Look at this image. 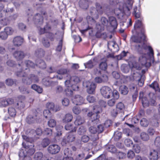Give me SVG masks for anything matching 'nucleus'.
<instances>
[{"label":"nucleus","instance_id":"nucleus-31","mask_svg":"<svg viewBox=\"0 0 160 160\" xmlns=\"http://www.w3.org/2000/svg\"><path fill=\"white\" fill-rule=\"evenodd\" d=\"M154 145L157 149H160V137L158 136L156 137L154 140Z\"/></svg>","mask_w":160,"mask_h":160},{"label":"nucleus","instance_id":"nucleus-23","mask_svg":"<svg viewBox=\"0 0 160 160\" xmlns=\"http://www.w3.org/2000/svg\"><path fill=\"white\" fill-rule=\"evenodd\" d=\"M149 86L154 90L156 92L160 93V88L159 87V84L157 81H154L151 84L149 85Z\"/></svg>","mask_w":160,"mask_h":160},{"label":"nucleus","instance_id":"nucleus-20","mask_svg":"<svg viewBox=\"0 0 160 160\" xmlns=\"http://www.w3.org/2000/svg\"><path fill=\"white\" fill-rule=\"evenodd\" d=\"M46 157L43 155L42 152H39L35 154L34 156V159L35 160H45Z\"/></svg>","mask_w":160,"mask_h":160},{"label":"nucleus","instance_id":"nucleus-33","mask_svg":"<svg viewBox=\"0 0 160 160\" xmlns=\"http://www.w3.org/2000/svg\"><path fill=\"white\" fill-rule=\"evenodd\" d=\"M25 63L26 66L28 68H34L36 66V64H35L33 62L29 60L26 61Z\"/></svg>","mask_w":160,"mask_h":160},{"label":"nucleus","instance_id":"nucleus-62","mask_svg":"<svg viewBox=\"0 0 160 160\" xmlns=\"http://www.w3.org/2000/svg\"><path fill=\"white\" fill-rule=\"evenodd\" d=\"M116 102L115 99L112 98L108 100V104L110 107L114 106Z\"/></svg>","mask_w":160,"mask_h":160},{"label":"nucleus","instance_id":"nucleus-19","mask_svg":"<svg viewBox=\"0 0 160 160\" xmlns=\"http://www.w3.org/2000/svg\"><path fill=\"white\" fill-rule=\"evenodd\" d=\"M85 122L84 118L81 116L78 115L77 116L75 120L74 121V124L76 126H79Z\"/></svg>","mask_w":160,"mask_h":160},{"label":"nucleus","instance_id":"nucleus-24","mask_svg":"<svg viewBox=\"0 0 160 160\" xmlns=\"http://www.w3.org/2000/svg\"><path fill=\"white\" fill-rule=\"evenodd\" d=\"M96 86L95 83L92 82L87 89V92L90 94H92L95 92Z\"/></svg>","mask_w":160,"mask_h":160},{"label":"nucleus","instance_id":"nucleus-9","mask_svg":"<svg viewBox=\"0 0 160 160\" xmlns=\"http://www.w3.org/2000/svg\"><path fill=\"white\" fill-rule=\"evenodd\" d=\"M38 112L35 110L28 115L26 119V121L29 124L32 123L37 119Z\"/></svg>","mask_w":160,"mask_h":160},{"label":"nucleus","instance_id":"nucleus-53","mask_svg":"<svg viewBox=\"0 0 160 160\" xmlns=\"http://www.w3.org/2000/svg\"><path fill=\"white\" fill-rule=\"evenodd\" d=\"M124 143L126 146L130 147L132 145V141L130 139H126L124 141Z\"/></svg>","mask_w":160,"mask_h":160},{"label":"nucleus","instance_id":"nucleus-64","mask_svg":"<svg viewBox=\"0 0 160 160\" xmlns=\"http://www.w3.org/2000/svg\"><path fill=\"white\" fill-rule=\"evenodd\" d=\"M6 63L8 66L11 67H14L16 65L15 62L12 60H8Z\"/></svg>","mask_w":160,"mask_h":160},{"label":"nucleus","instance_id":"nucleus-10","mask_svg":"<svg viewBox=\"0 0 160 160\" xmlns=\"http://www.w3.org/2000/svg\"><path fill=\"white\" fill-rule=\"evenodd\" d=\"M75 138V135L73 133H69L67 137H64L63 138L61 143L62 146H65L68 143L74 141Z\"/></svg>","mask_w":160,"mask_h":160},{"label":"nucleus","instance_id":"nucleus-61","mask_svg":"<svg viewBox=\"0 0 160 160\" xmlns=\"http://www.w3.org/2000/svg\"><path fill=\"white\" fill-rule=\"evenodd\" d=\"M127 156L128 158L132 159L135 156V153L132 151L129 150L127 153Z\"/></svg>","mask_w":160,"mask_h":160},{"label":"nucleus","instance_id":"nucleus-35","mask_svg":"<svg viewBox=\"0 0 160 160\" xmlns=\"http://www.w3.org/2000/svg\"><path fill=\"white\" fill-rule=\"evenodd\" d=\"M35 54L37 56H44L45 54V52L43 49L39 48L36 50Z\"/></svg>","mask_w":160,"mask_h":160},{"label":"nucleus","instance_id":"nucleus-7","mask_svg":"<svg viewBox=\"0 0 160 160\" xmlns=\"http://www.w3.org/2000/svg\"><path fill=\"white\" fill-rule=\"evenodd\" d=\"M148 157L150 160H160V149H151Z\"/></svg>","mask_w":160,"mask_h":160},{"label":"nucleus","instance_id":"nucleus-16","mask_svg":"<svg viewBox=\"0 0 160 160\" xmlns=\"http://www.w3.org/2000/svg\"><path fill=\"white\" fill-rule=\"evenodd\" d=\"M34 20L36 23H37L39 25H42L43 22V18L39 13H37L34 16Z\"/></svg>","mask_w":160,"mask_h":160},{"label":"nucleus","instance_id":"nucleus-6","mask_svg":"<svg viewBox=\"0 0 160 160\" xmlns=\"http://www.w3.org/2000/svg\"><path fill=\"white\" fill-rule=\"evenodd\" d=\"M25 97L23 96H19L16 99V102L14 103V106L19 110H22L25 107L24 101Z\"/></svg>","mask_w":160,"mask_h":160},{"label":"nucleus","instance_id":"nucleus-54","mask_svg":"<svg viewBox=\"0 0 160 160\" xmlns=\"http://www.w3.org/2000/svg\"><path fill=\"white\" fill-rule=\"evenodd\" d=\"M90 139L89 136L86 135H83L81 138V141L84 143L88 142Z\"/></svg>","mask_w":160,"mask_h":160},{"label":"nucleus","instance_id":"nucleus-18","mask_svg":"<svg viewBox=\"0 0 160 160\" xmlns=\"http://www.w3.org/2000/svg\"><path fill=\"white\" fill-rule=\"evenodd\" d=\"M97 60V58L95 57L92 60H90L86 63H84V65L85 68H88V69H91L94 66L93 61H96Z\"/></svg>","mask_w":160,"mask_h":160},{"label":"nucleus","instance_id":"nucleus-52","mask_svg":"<svg viewBox=\"0 0 160 160\" xmlns=\"http://www.w3.org/2000/svg\"><path fill=\"white\" fill-rule=\"evenodd\" d=\"M73 112L75 114H79L81 112V110L80 108L75 106L72 108Z\"/></svg>","mask_w":160,"mask_h":160},{"label":"nucleus","instance_id":"nucleus-50","mask_svg":"<svg viewBox=\"0 0 160 160\" xmlns=\"http://www.w3.org/2000/svg\"><path fill=\"white\" fill-rule=\"evenodd\" d=\"M62 105L64 107L68 106L69 104L70 101L68 98H64L62 100Z\"/></svg>","mask_w":160,"mask_h":160},{"label":"nucleus","instance_id":"nucleus-38","mask_svg":"<svg viewBox=\"0 0 160 160\" xmlns=\"http://www.w3.org/2000/svg\"><path fill=\"white\" fill-rule=\"evenodd\" d=\"M50 141L48 138H44L43 139L41 142V145L43 148L46 147L50 143Z\"/></svg>","mask_w":160,"mask_h":160},{"label":"nucleus","instance_id":"nucleus-63","mask_svg":"<svg viewBox=\"0 0 160 160\" xmlns=\"http://www.w3.org/2000/svg\"><path fill=\"white\" fill-rule=\"evenodd\" d=\"M43 114L45 117L47 118L51 115V112L49 110H45L43 112Z\"/></svg>","mask_w":160,"mask_h":160},{"label":"nucleus","instance_id":"nucleus-59","mask_svg":"<svg viewBox=\"0 0 160 160\" xmlns=\"http://www.w3.org/2000/svg\"><path fill=\"white\" fill-rule=\"evenodd\" d=\"M42 82L43 85L46 87L50 86L52 84V82L46 79H43Z\"/></svg>","mask_w":160,"mask_h":160},{"label":"nucleus","instance_id":"nucleus-27","mask_svg":"<svg viewBox=\"0 0 160 160\" xmlns=\"http://www.w3.org/2000/svg\"><path fill=\"white\" fill-rule=\"evenodd\" d=\"M124 108L125 106L122 102H119L116 104V109L120 113L123 111Z\"/></svg>","mask_w":160,"mask_h":160},{"label":"nucleus","instance_id":"nucleus-43","mask_svg":"<svg viewBox=\"0 0 160 160\" xmlns=\"http://www.w3.org/2000/svg\"><path fill=\"white\" fill-rule=\"evenodd\" d=\"M141 125L144 127H147L149 124L148 121L145 118H142L140 121Z\"/></svg>","mask_w":160,"mask_h":160},{"label":"nucleus","instance_id":"nucleus-26","mask_svg":"<svg viewBox=\"0 0 160 160\" xmlns=\"http://www.w3.org/2000/svg\"><path fill=\"white\" fill-rule=\"evenodd\" d=\"M119 91L121 94L124 95H127L128 92V88L125 85H121L119 88Z\"/></svg>","mask_w":160,"mask_h":160},{"label":"nucleus","instance_id":"nucleus-49","mask_svg":"<svg viewBox=\"0 0 160 160\" xmlns=\"http://www.w3.org/2000/svg\"><path fill=\"white\" fill-rule=\"evenodd\" d=\"M48 34L46 35V37L49 39L51 41H53L54 40L55 36L54 34L50 32H48Z\"/></svg>","mask_w":160,"mask_h":160},{"label":"nucleus","instance_id":"nucleus-51","mask_svg":"<svg viewBox=\"0 0 160 160\" xmlns=\"http://www.w3.org/2000/svg\"><path fill=\"white\" fill-rule=\"evenodd\" d=\"M133 149L136 153H139L141 151V148L138 144L133 146Z\"/></svg>","mask_w":160,"mask_h":160},{"label":"nucleus","instance_id":"nucleus-32","mask_svg":"<svg viewBox=\"0 0 160 160\" xmlns=\"http://www.w3.org/2000/svg\"><path fill=\"white\" fill-rule=\"evenodd\" d=\"M100 69L102 70L105 71L107 70L108 67L107 64L106 62H101L99 65Z\"/></svg>","mask_w":160,"mask_h":160},{"label":"nucleus","instance_id":"nucleus-36","mask_svg":"<svg viewBox=\"0 0 160 160\" xmlns=\"http://www.w3.org/2000/svg\"><path fill=\"white\" fill-rule=\"evenodd\" d=\"M132 13L136 18H141V13L139 11L137 12V7L134 8L133 12Z\"/></svg>","mask_w":160,"mask_h":160},{"label":"nucleus","instance_id":"nucleus-34","mask_svg":"<svg viewBox=\"0 0 160 160\" xmlns=\"http://www.w3.org/2000/svg\"><path fill=\"white\" fill-rule=\"evenodd\" d=\"M73 126L72 125L70 124H67L65 126V128L67 130H69L72 132H76L77 128L74 127L73 129Z\"/></svg>","mask_w":160,"mask_h":160},{"label":"nucleus","instance_id":"nucleus-29","mask_svg":"<svg viewBox=\"0 0 160 160\" xmlns=\"http://www.w3.org/2000/svg\"><path fill=\"white\" fill-rule=\"evenodd\" d=\"M31 88L39 93H42L43 91L42 88L36 84H34L32 85Z\"/></svg>","mask_w":160,"mask_h":160},{"label":"nucleus","instance_id":"nucleus-4","mask_svg":"<svg viewBox=\"0 0 160 160\" xmlns=\"http://www.w3.org/2000/svg\"><path fill=\"white\" fill-rule=\"evenodd\" d=\"M95 8L92 7L90 9V13L91 16L95 18L98 19L99 15H102L103 13L102 6L98 2L95 4Z\"/></svg>","mask_w":160,"mask_h":160},{"label":"nucleus","instance_id":"nucleus-40","mask_svg":"<svg viewBox=\"0 0 160 160\" xmlns=\"http://www.w3.org/2000/svg\"><path fill=\"white\" fill-rule=\"evenodd\" d=\"M140 136L141 139L144 141H147L149 138L148 134L145 132H142L141 133Z\"/></svg>","mask_w":160,"mask_h":160},{"label":"nucleus","instance_id":"nucleus-11","mask_svg":"<svg viewBox=\"0 0 160 160\" xmlns=\"http://www.w3.org/2000/svg\"><path fill=\"white\" fill-rule=\"evenodd\" d=\"M60 147L58 145L53 144L49 145L48 148V152L52 154L58 153L60 151Z\"/></svg>","mask_w":160,"mask_h":160},{"label":"nucleus","instance_id":"nucleus-60","mask_svg":"<svg viewBox=\"0 0 160 160\" xmlns=\"http://www.w3.org/2000/svg\"><path fill=\"white\" fill-rule=\"evenodd\" d=\"M52 131L51 129L46 128L44 131L43 133L46 135H50L52 134Z\"/></svg>","mask_w":160,"mask_h":160},{"label":"nucleus","instance_id":"nucleus-14","mask_svg":"<svg viewBox=\"0 0 160 160\" xmlns=\"http://www.w3.org/2000/svg\"><path fill=\"white\" fill-rule=\"evenodd\" d=\"M14 58L18 60H20L23 59L25 56L24 53L21 51H16L13 53Z\"/></svg>","mask_w":160,"mask_h":160},{"label":"nucleus","instance_id":"nucleus-42","mask_svg":"<svg viewBox=\"0 0 160 160\" xmlns=\"http://www.w3.org/2000/svg\"><path fill=\"white\" fill-rule=\"evenodd\" d=\"M48 124L49 127L53 128L56 126V122L54 119H50L48 122Z\"/></svg>","mask_w":160,"mask_h":160},{"label":"nucleus","instance_id":"nucleus-15","mask_svg":"<svg viewBox=\"0 0 160 160\" xmlns=\"http://www.w3.org/2000/svg\"><path fill=\"white\" fill-rule=\"evenodd\" d=\"M142 55L140 56L139 58L138 62L140 65L138 68H141L143 66L146 65L147 63V58L146 57V54H142Z\"/></svg>","mask_w":160,"mask_h":160},{"label":"nucleus","instance_id":"nucleus-46","mask_svg":"<svg viewBox=\"0 0 160 160\" xmlns=\"http://www.w3.org/2000/svg\"><path fill=\"white\" fill-rule=\"evenodd\" d=\"M54 104L52 102H48L46 104V107L49 110L53 111Z\"/></svg>","mask_w":160,"mask_h":160},{"label":"nucleus","instance_id":"nucleus-2","mask_svg":"<svg viewBox=\"0 0 160 160\" xmlns=\"http://www.w3.org/2000/svg\"><path fill=\"white\" fill-rule=\"evenodd\" d=\"M139 31L141 33V36L139 37L138 36L134 35L131 38L132 41L136 43H140L145 41L146 35L145 34V26L142 23L141 20H137L136 21L134 24V31Z\"/></svg>","mask_w":160,"mask_h":160},{"label":"nucleus","instance_id":"nucleus-17","mask_svg":"<svg viewBox=\"0 0 160 160\" xmlns=\"http://www.w3.org/2000/svg\"><path fill=\"white\" fill-rule=\"evenodd\" d=\"M109 22L111 26L114 29H115L117 28L118 23L116 18L115 17L113 16L110 17L109 18Z\"/></svg>","mask_w":160,"mask_h":160},{"label":"nucleus","instance_id":"nucleus-41","mask_svg":"<svg viewBox=\"0 0 160 160\" xmlns=\"http://www.w3.org/2000/svg\"><path fill=\"white\" fill-rule=\"evenodd\" d=\"M141 100L142 105L144 108L147 107L149 106V102L146 97H144L142 98Z\"/></svg>","mask_w":160,"mask_h":160},{"label":"nucleus","instance_id":"nucleus-8","mask_svg":"<svg viewBox=\"0 0 160 160\" xmlns=\"http://www.w3.org/2000/svg\"><path fill=\"white\" fill-rule=\"evenodd\" d=\"M101 92L104 98H109L112 95V90L110 87L104 86L101 89Z\"/></svg>","mask_w":160,"mask_h":160},{"label":"nucleus","instance_id":"nucleus-45","mask_svg":"<svg viewBox=\"0 0 160 160\" xmlns=\"http://www.w3.org/2000/svg\"><path fill=\"white\" fill-rule=\"evenodd\" d=\"M70 79L72 83L74 82V85L75 84H77L80 81L79 78L76 76L71 77Z\"/></svg>","mask_w":160,"mask_h":160},{"label":"nucleus","instance_id":"nucleus-44","mask_svg":"<svg viewBox=\"0 0 160 160\" xmlns=\"http://www.w3.org/2000/svg\"><path fill=\"white\" fill-rule=\"evenodd\" d=\"M4 31L8 35H12L14 32L12 28L8 27H6L4 28Z\"/></svg>","mask_w":160,"mask_h":160},{"label":"nucleus","instance_id":"nucleus-58","mask_svg":"<svg viewBox=\"0 0 160 160\" xmlns=\"http://www.w3.org/2000/svg\"><path fill=\"white\" fill-rule=\"evenodd\" d=\"M8 37V35L4 31H2L0 32V38L2 40L6 39Z\"/></svg>","mask_w":160,"mask_h":160},{"label":"nucleus","instance_id":"nucleus-56","mask_svg":"<svg viewBox=\"0 0 160 160\" xmlns=\"http://www.w3.org/2000/svg\"><path fill=\"white\" fill-rule=\"evenodd\" d=\"M87 99L90 103H93L96 101L95 98L91 95H88L87 97Z\"/></svg>","mask_w":160,"mask_h":160},{"label":"nucleus","instance_id":"nucleus-12","mask_svg":"<svg viewBox=\"0 0 160 160\" xmlns=\"http://www.w3.org/2000/svg\"><path fill=\"white\" fill-rule=\"evenodd\" d=\"M24 41V40L22 37L20 36H17L13 38L12 42L14 46L19 47L22 44Z\"/></svg>","mask_w":160,"mask_h":160},{"label":"nucleus","instance_id":"nucleus-22","mask_svg":"<svg viewBox=\"0 0 160 160\" xmlns=\"http://www.w3.org/2000/svg\"><path fill=\"white\" fill-rule=\"evenodd\" d=\"M72 118L73 116L72 114L67 113L63 117L62 119V121L64 123L71 122Z\"/></svg>","mask_w":160,"mask_h":160},{"label":"nucleus","instance_id":"nucleus-48","mask_svg":"<svg viewBox=\"0 0 160 160\" xmlns=\"http://www.w3.org/2000/svg\"><path fill=\"white\" fill-rule=\"evenodd\" d=\"M72 82V81L71 80L70 78L69 80H66L65 82V84L66 87H69L72 86V87H73V86H76L77 88V90H78L79 88V87L78 86H76L75 85H71V83Z\"/></svg>","mask_w":160,"mask_h":160},{"label":"nucleus","instance_id":"nucleus-37","mask_svg":"<svg viewBox=\"0 0 160 160\" xmlns=\"http://www.w3.org/2000/svg\"><path fill=\"white\" fill-rule=\"evenodd\" d=\"M67 150H66L64 151L65 156L64 157L63 160H74L73 158L71 157V154H68Z\"/></svg>","mask_w":160,"mask_h":160},{"label":"nucleus","instance_id":"nucleus-57","mask_svg":"<svg viewBox=\"0 0 160 160\" xmlns=\"http://www.w3.org/2000/svg\"><path fill=\"white\" fill-rule=\"evenodd\" d=\"M117 156L119 159H123L125 158L126 154L124 152H119L117 153Z\"/></svg>","mask_w":160,"mask_h":160},{"label":"nucleus","instance_id":"nucleus-39","mask_svg":"<svg viewBox=\"0 0 160 160\" xmlns=\"http://www.w3.org/2000/svg\"><path fill=\"white\" fill-rule=\"evenodd\" d=\"M87 131L86 128L81 126L78 130V133L80 135H82L85 133Z\"/></svg>","mask_w":160,"mask_h":160},{"label":"nucleus","instance_id":"nucleus-1","mask_svg":"<svg viewBox=\"0 0 160 160\" xmlns=\"http://www.w3.org/2000/svg\"><path fill=\"white\" fill-rule=\"evenodd\" d=\"M99 104L101 106L94 105L92 108V112L91 111L87 114V116L90 120L94 124H97L99 122L100 115L99 114L102 112V107H105L106 103L103 100L99 101Z\"/></svg>","mask_w":160,"mask_h":160},{"label":"nucleus","instance_id":"nucleus-28","mask_svg":"<svg viewBox=\"0 0 160 160\" xmlns=\"http://www.w3.org/2000/svg\"><path fill=\"white\" fill-rule=\"evenodd\" d=\"M106 149L107 151L112 153L116 152L117 151L116 147L112 145H108L106 147Z\"/></svg>","mask_w":160,"mask_h":160},{"label":"nucleus","instance_id":"nucleus-30","mask_svg":"<svg viewBox=\"0 0 160 160\" xmlns=\"http://www.w3.org/2000/svg\"><path fill=\"white\" fill-rule=\"evenodd\" d=\"M8 112L9 115L11 117L14 116L16 113V110L12 107H9L8 108Z\"/></svg>","mask_w":160,"mask_h":160},{"label":"nucleus","instance_id":"nucleus-55","mask_svg":"<svg viewBox=\"0 0 160 160\" xmlns=\"http://www.w3.org/2000/svg\"><path fill=\"white\" fill-rule=\"evenodd\" d=\"M127 53H128V52H126L124 51H123L120 54L117 56V59L118 60L122 59L124 57L127 56Z\"/></svg>","mask_w":160,"mask_h":160},{"label":"nucleus","instance_id":"nucleus-5","mask_svg":"<svg viewBox=\"0 0 160 160\" xmlns=\"http://www.w3.org/2000/svg\"><path fill=\"white\" fill-rule=\"evenodd\" d=\"M147 41L146 38L145 39V41L142 42L140 43H142V45H138L136 47L137 48L138 52L140 54H144L143 50H148L149 51L150 53L152 55L154 54V52L151 46H148L145 43V42Z\"/></svg>","mask_w":160,"mask_h":160},{"label":"nucleus","instance_id":"nucleus-21","mask_svg":"<svg viewBox=\"0 0 160 160\" xmlns=\"http://www.w3.org/2000/svg\"><path fill=\"white\" fill-rule=\"evenodd\" d=\"M36 66L41 69H45L46 67V64L45 62L41 59L38 60L36 62Z\"/></svg>","mask_w":160,"mask_h":160},{"label":"nucleus","instance_id":"nucleus-13","mask_svg":"<svg viewBox=\"0 0 160 160\" xmlns=\"http://www.w3.org/2000/svg\"><path fill=\"white\" fill-rule=\"evenodd\" d=\"M72 99L73 103L77 105H82L84 103L83 98L78 95H75Z\"/></svg>","mask_w":160,"mask_h":160},{"label":"nucleus","instance_id":"nucleus-25","mask_svg":"<svg viewBox=\"0 0 160 160\" xmlns=\"http://www.w3.org/2000/svg\"><path fill=\"white\" fill-rule=\"evenodd\" d=\"M96 28L97 29L98 31L96 33V36L97 38H100L102 36V34L100 32L103 30L101 26L99 23H97L96 25Z\"/></svg>","mask_w":160,"mask_h":160},{"label":"nucleus","instance_id":"nucleus-3","mask_svg":"<svg viewBox=\"0 0 160 160\" xmlns=\"http://www.w3.org/2000/svg\"><path fill=\"white\" fill-rule=\"evenodd\" d=\"M15 74L18 77L22 78V82L27 85H30L32 82H38L39 80L38 76L34 74H31L28 77L27 72L22 69L17 71L16 72Z\"/></svg>","mask_w":160,"mask_h":160},{"label":"nucleus","instance_id":"nucleus-47","mask_svg":"<svg viewBox=\"0 0 160 160\" xmlns=\"http://www.w3.org/2000/svg\"><path fill=\"white\" fill-rule=\"evenodd\" d=\"M113 97V99L117 100L119 97V94L118 92L116 90H113L112 91V94L111 95Z\"/></svg>","mask_w":160,"mask_h":160}]
</instances>
